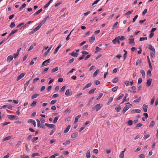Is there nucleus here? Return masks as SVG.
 Masks as SVG:
<instances>
[{"mask_svg": "<svg viewBox=\"0 0 158 158\" xmlns=\"http://www.w3.org/2000/svg\"><path fill=\"white\" fill-rule=\"evenodd\" d=\"M125 39V38L124 36H121V37L120 36H118V37H116L115 38V39L113 40L112 42L113 43H115V40H118V44H120V41L119 40H123Z\"/></svg>", "mask_w": 158, "mask_h": 158, "instance_id": "1", "label": "nucleus"}, {"mask_svg": "<svg viewBox=\"0 0 158 158\" xmlns=\"http://www.w3.org/2000/svg\"><path fill=\"white\" fill-rule=\"evenodd\" d=\"M127 104H128L129 105H127L123 108V112L124 113L126 112V111L129 108L131 107L132 105L131 104H130L129 102H128L126 103Z\"/></svg>", "mask_w": 158, "mask_h": 158, "instance_id": "2", "label": "nucleus"}, {"mask_svg": "<svg viewBox=\"0 0 158 158\" xmlns=\"http://www.w3.org/2000/svg\"><path fill=\"white\" fill-rule=\"evenodd\" d=\"M100 106L101 104L100 103L96 105L95 106L94 110L96 109V111H98L101 108V107L103 106L102 105H101V106Z\"/></svg>", "mask_w": 158, "mask_h": 158, "instance_id": "3", "label": "nucleus"}, {"mask_svg": "<svg viewBox=\"0 0 158 158\" xmlns=\"http://www.w3.org/2000/svg\"><path fill=\"white\" fill-rule=\"evenodd\" d=\"M8 118L10 120L15 119L17 120L19 118L16 116H14L13 115H7Z\"/></svg>", "mask_w": 158, "mask_h": 158, "instance_id": "4", "label": "nucleus"}, {"mask_svg": "<svg viewBox=\"0 0 158 158\" xmlns=\"http://www.w3.org/2000/svg\"><path fill=\"white\" fill-rule=\"evenodd\" d=\"M129 43L131 44L134 43V38L132 36H131L129 38Z\"/></svg>", "mask_w": 158, "mask_h": 158, "instance_id": "5", "label": "nucleus"}, {"mask_svg": "<svg viewBox=\"0 0 158 158\" xmlns=\"http://www.w3.org/2000/svg\"><path fill=\"white\" fill-rule=\"evenodd\" d=\"M25 73H22L19 75L18 76L16 79V80L18 81L21 79L25 75Z\"/></svg>", "mask_w": 158, "mask_h": 158, "instance_id": "6", "label": "nucleus"}, {"mask_svg": "<svg viewBox=\"0 0 158 158\" xmlns=\"http://www.w3.org/2000/svg\"><path fill=\"white\" fill-rule=\"evenodd\" d=\"M50 62V59H48L44 61L43 63L42 66H46L48 65V63Z\"/></svg>", "mask_w": 158, "mask_h": 158, "instance_id": "7", "label": "nucleus"}, {"mask_svg": "<svg viewBox=\"0 0 158 158\" xmlns=\"http://www.w3.org/2000/svg\"><path fill=\"white\" fill-rule=\"evenodd\" d=\"M45 125L47 127L50 128H54L56 127L55 125L54 124H52L47 123H45Z\"/></svg>", "mask_w": 158, "mask_h": 158, "instance_id": "8", "label": "nucleus"}, {"mask_svg": "<svg viewBox=\"0 0 158 158\" xmlns=\"http://www.w3.org/2000/svg\"><path fill=\"white\" fill-rule=\"evenodd\" d=\"M152 82V79L149 78L148 79L146 82V85L147 87H149L151 84Z\"/></svg>", "mask_w": 158, "mask_h": 158, "instance_id": "9", "label": "nucleus"}, {"mask_svg": "<svg viewBox=\"0 0 158 158\" xmlns=\"http://www.w3.org/2000/svg\"><path fill=\"white\" fill-rule=\"evenodd\" d=\"M27 122L28 123H32L34 127L36 126V123L35 120L33 119H29L27 121Z\"/></svg>", "mask_w": 158, "mask_h": 158, "instance_id": "10", "label": "nucleus"}, {"mask_svg": "<svg viewBox=\"0 0 158 158\" xmlns=\"http://www.w3.org/2000/svg\"><path fill=\"white\" fill-rule=\"evenodd\" d=\"M72 94V91H70V89H68L66 90L65 95L66 96L71 95Z\"/></svg>", "mask_w": 158, "mask_h": 158, "instance_id": "11", "label": "nucleus"}, {"mask_svg": "<svg viewBox=\"0 0 158 158\" xmlns=\"http://www.w3.org/2000/svg\"><path fill=\"white\" fill-rule=\"evenodd\" d=\"M141 110L140 109H134L131 110V113L132 114H134L135 113H140Z\"/></svg>", "mask_w": 158, "mask_h": 158, "instance_id": "12", "label": "nucleus"}, {"mask_svg": "<svg viewBox=\"0 0 158 158\" xmlns=\"http://www.w3.org/2000/svg\"><path fill=\"white\" fill-rule=\"evenodd\" d=\"M13 56L10 55L7 57L6 61L7 62L9 63L13 60Z\"/></svg>", "mask_w": 158, "mask_h": 158, "instance_id": "13", "label": "nucleus"}, {"mask_svg": "<svg viewBox=\"0 0 158 158\" xmlns=\"http://www.w3.org/2000/svg\"><path fill=\"white\" fill-rule=\"evenodd\" d=\"M95 38L94 35H93L91 37H90L89 40V42L90 43H93L95 40Z\"/></svg>", "mask_w": 158, "mask_h": 158, "instance_id": "14", "label": "nucleus"}, {"mask_svg": "<svg viewBox=\"0 0 158 158\" xmlns=\"http://www.w3.org/2000/svg\"><path fill=\"white\" fill-rule=\"evenodd\" d=\"M148 106L147 105L144 104L143 106V109L145 112H146L147 111Z\"/></svg>", "mask_w": 158, "mask_h": 158, "instance_id": "15", "label": "nucleus"}, {"mask_svg": "<svg viewBox=\"0 0 158 158\" xmlns=\"http://www.w3.org/2000/svg\"><path fill=\"white\" fill-rule=\"evenodd\" d=\"M70 54L72 56L75 57H77L78 56V54L75 52L73 51Z\"/></svg>", "mask_w": 158, "mask_h": 158, "instance_id": "16", "label": "nucleus"}, {"mask_svg": "<svg viewBox=\"0 0 158 158\" xmlns=\"http://www.w3.org/2000/svg\"><path fill=\"white\" fill-rule=\"evenodd\" d=\"M81 115L79 114L75 117V120L74 122V124H76L78 121V119L81 117Z\"/></svg>", "mask_w": 158, "mask_h": 158, "instance_id": "17", "label": "nucleus"}, {"mask_svg": "<svg viewBox=\"0 0 158 158\" xmlns=\"http://www.w3.org/2000/svg\"><path fill=\"white\" fill-rule=\"evenodd\" d=\"M62 46V45L61 44H60L55 49L54 54L56 53L57 52L59 49V48H60Z\"/></svg>", "mask_w": 158, "mask_h": 158, "instance_id": "18", "label": "nucleus"}, {"mask_svg": "<svg viewBox=\"0 0 158 158\" xmlns=\"http://www.w3.org/2000/svg\"><path fill=\"white\" fill-rule=\"evenodd\" d=\"M52 48V46L50 48H48V50L47 51L44 53V57H46L48 55V54L50 52Z\"/></svg>", "mask_w": 158, "mask_h": 158, "instance_id": "19", "label": "nucleus"}, {"mask_svg": "<svg viewBox=\"0 0 158 158\" xmlns=\"http://www.w3.org/2000/svg\"><path fill=\"white\" fill-rule=\"evenodd\" d=\"M92 83H89L87 84L85 86H84L83 89V90H84L85 89L87 88L88 87H90L92 85Z\"/></svg>", "mask_w": 158, "mask_h": 158, "instance_id": "20", "label": "nucleus"}, {"mask_svg": "<svg viewBox=\"0 0 158 158\" xmlns=\"http://www.w3.org/2000/svg\"><path fill=\"white\" fill-rule=\"evenodd\" d=\"M77 135L78 133L77 132H76L72 134V135H71V138L73 139L75 138L77 136Z\"/></svg>", "mask_w": 158, "mask_h": 158, "instance_id": "21", "label": "nucleus"}, {"mask_svg": "<svg viewBox=\"0 0 158 158\" xmlns=\"http://www.w3.org/2000/svg\"><path fill=\"white\" fill-rule=\"evenodd\" d=\"M71 126L70 125H68L67 127H66L64 131V133H66L68 132L69 129L70 128Z\"/></svg>", "mask_w": 158, "mask_h": 158, "instance_id": "22", "label": "nucleus"}, {"mask_svg": "<svg viewBox=\"0 0 158 158\" xmlns=\"http://www.w3.org/2000/svg\"><path fill=\"white\" fill-rule=\"evenodd\" d=\"M126 149V148H125L124 150L123 151H122L120 153L119 155V157L121 158H123L124 156V152L125 151Z\"/></svg>", "mask_w": 158, "mask_h": 158, "instance_id": "23", "label": "nucleus"}, {"mask_svg": "<svg viewBox=\"0 0 158 158\" xmlns=\"http://www.w3.org/2000/svg\"><path fill=\"white\" fill-rule=\"evenodd\" d=\"M96 88H94L93 89H91L89 92H88L89 94H92L96 90Z\"/></svg>", "mask_w": 158, "mask_h": 158, "instance_id": "24", "label": "nucleus"}, {"mask_svg": "<svg viewBox=\"0 0 158 158\" xmlns=\"http://www.w3.org/2000/svg\"><path fill=\"white\" fill-rule=\"evenodd\" d=\"M99 72V70H96V71L94 73L93 77H95L98 74Z\"/></svg>", "mask_w": 158, "mask_h": 158, "instance_id": "25", "label": "nucleus"}, {"mask_svg": "<svg viewBox=\"0 0 158 158\" xmlns=\"http://www.w3.org/2000/svg\"><path fill=\"white\" fill-rule=\"evenodd\" d=\"M59 117H60V116H56L54 118L53 120V123H56V122H57V121L58 119L59 118Z\"/></svg>", "mask_w": 158, "mask_h": 158, "instance_id": "26", "label": "nucleus"}, {"mask_svg": "<svg viewBox=\"0 0 158 158\" xmlns=\"http://www.w3.org/2000/svg\"><path fill=\"white\" fill-rule=\"evenodd\" d=\"M11 136H9L7 137H5L2 140V141L4 142L5 141L8 140L11 138Z\"/></svg>", "mask_w": 158, "mask_h": 158, "instance_id": "27", "label": "nucleus"}, {"mask_svg": "<svg viewBox=\"0 0 158 158\" xmlns=\"http://www.w3.org/2000/svg\"><path fill=\"white\" fill-rule=\"evenodd\" d=\"M40 94H34L31 96V98L33 99L36 98L37 96H39Z\"/></svg>", "mask_w": 158, "mask_h": 158, "instance_id": "28", "label": "nucleus"}, {"mask_svg": "<svg viewBox=\"0 0 158 158\" xmlns=\"http://www.w3.org/2000/svg\"><path fill=\"white\" fill-rule=\"evenodd\" d=\"M90 151L88 150L87 151L86 156L87 158H89L90 157Z\"/></svg>", "mask_w": 158, "mask_h": 158, "instance_id": "29", "label": "nucleus"}, {"mask_svg": "<svg viewBox=\"0 0 158 158\" xmlns=\"http://www.w3.org/2000/svg\"><path fill=\"white\" fill-rule=\"evenodd\" d=\"M37 59V57H35L34 58L33 60L31 61V62L29 64L31 65H32L34 63V61H35Z\"/></svg>", "mask_w": 158, "mask_h": 158, "instance_id": "30", "label": "nucleus"}, {"mask_svg": "<svg viewBox=\"0 0 158 158\" xmlns=\"http://www.w3.org/2000/svg\"><path fill=\"white\" fill-rule=\"evenodd\" d=\"M148 48L149 50H151V51H155V49L152 48V45H151V44H149V45L148 47Z\"/></svg>", "mask_w": 158, "mask_h": 158, "instance_id": "31", "label": "nucleus"}, {"mask_svg": "<svg viewBox=\"0 0 158 158\" xmlns=\"http://www.w3.org/2000/svg\"><path fill=\"white\" fill-rule=\"evenodd\" d=\"M36 103L37 102L36 101H34L31 104L30 106L32 107H34L36 106Z\"/></svg>", "mask_w": 158, "mask_h": 158, "instance_id": "32", "label": "nucleus"}, {"mask_svg": "<svg viewBox=\"0 0 158 158\" xmlns=\"http://www.w3.org/2000/svg\"><path fill=\"white\" fill-rule=\"evenodd\" d=\"M133 121L132 120H130L127 122V124L128 125L131 126L133 124Z\"/></svg>", "mask_w": 158, "mask_h": 158, "instance_id": "33", "label": "nucleus"}, {"mask_svg": "<svg viewBox=\"0 0 158 158\" xmlns=\"http://www.w3.org/2000/svg\"><path fill=\"white\" fill-rule=\"evenodd\" d=\"M123 96H124V94H122L120 96L117 98L116 99V100L117 101H118L119 100L121 99Z\"/></svg>", "mask_w": 158, "mask_h": 158, "instance_id": "34", "label": "nucleus"}, {"mask_svg": "<svg viewBox=\"0 0 158 158\" xmlns=\"http://www.w3.org/2000/svg\"><path fill=\"white\" fill-rule=\"evenodd\" d=\"M118 24V22H116L113 25L112 29H114L116 28L117 27Z\"/></svg>", "mask_w": 158, "mask_h": 158, "instance_id": "35", "label": "nucleus"}, {"mask_svg": "<svg viewBox=\"0 0 158 158\" xmlns=\"http://www.w3.org/2000/svg\"><path fill=\"white\" fill-rule=\"evenodd\" d=\"M140 73L142 74L143 77V78H144L145 77V73L144 71L143 70H141L140 71Z\"/></svg>", "mask_w": 158, "mask_h": 158, "instance_id": "36", "label": "nucleus"}, {"mask_svg": "<svg viewBox=\"0 0 158 158\" xmlns=\"http://www.w3.org/2000/svg\"><path fill=\"white\" fill-rule=\"evenodd\" d=\"M113 100V98L112 97H110L109 99V101L107 103L108 105H109L112 101Z\"/></svg>", "mask_w": 158, "mask_h": 158, "instance_id": "37", "label": "nucleus"}, {"mask_svg": "<svg viewBox=\"0 0 158 158\" xmlns=\"http://www.w3.org/2000/svg\"><path fill=\"white\" fill-rule=\"evenodd\" d=\"M42 10V8H41L40 10L35 13L34 15H37L40 13Z\"/></svg>", "mask_w": 158, "mask_h": 158, "instance_id": "38", "label": "nucleus"}, {"mask_svg": "<svg viewBox=\"0 0 158 158\" xmlns=\"http://www.w3.org/2000/svg\"><path fill=\"white\" fill-rule=\"evenodd\" d=\"M26 5L25 3H24V4H23L22 5V6L20 7V8L19 9V11L21 10H22L23 8L24 7H25L26 6Z\"/></svg>", "mask_w": 158, "mask_h": 158, "instance_id": "39", "label": "nucleus"}, {"mask_svg": "<svg viewBox=\"0 0 158 158\" xmlns=\"http://www.w3.org/2000/svg\"><path fill=\"white\" fill-rule=\"evenodd\" d=\"M40 156V155H39V153L36 152V153H33L32 154L31 157H34L35 156Z\"/></svg>", "mask_w": 158, "mask_h": 158, "instance_id": "40", "label": "nucleus"}, {"mask_svg": "<svg viewBox=\"0 0 158 158\" xmlns=\"http://www.w3.org/2000/svg\"><path fill=\"white\" fill-rule=\"evenodd\" d=\"M141 97H139V98L138 99L135 100L133 102L135 103H136L139 102L141 100Z\"/></svg>", "mask_w": 158, "mask_h": 158, "instance_id": "41", "label": "nucleus"}, {"mask_svg": "<svg viewBox=\"0 0 158 158\" xmlns=\"http://www.w3.org/2000/svg\"><path fill=\"white\" fill-rule=\"evenodd\" d=\"M147 75L148 77H150L151 76V71L150 70H148L147 72Z\"/></svg>", "mask_w": 158, "mask_h": 158, "instance_id": "42", "label": "nucleus"}, {"mask_svg": "<svg viewBox=\"0 0 158 158\" xmlns=\"http://www.w3.org/2000/svg\"><path fill=\"white\" fill-rule=\"evenodd\" d=\"M154 124H155L154 121H152L150 122V124L149 125V126L150 127H152L154 125Z\"/></svg>", "mask_w": 158, "mask_h": 158, "instance_id": "43", "label": "nucleus"}, {"mask_svg": "<svg viewBox=\"0 0 158 158\" xmlns=\"http://www.w3.org/2000/svg\"><path fill=\"white\" fill-rule=\"evenodd\" d=\"M20 158H29L28 156L23 155L20 156Z\"/></svg>", "mask_w": 158, "mask_h": 158, "instance_id": "44", "label": "nucleus"}, {"mask_svg": "<svg viewBox=\"0 0 158 158\" xmlns=\"http://www.w3.org/2000/svg\"><path fill=\"white\" fill-rule=\"evenodd\" d=\"M118 81V79L117 77H115L114 78L113 80L112 81L114 83L117 82Z\"/></svg>", "mask_w": 158, "mask_h": 158, "instance_id": "45", "label": "nucleus"}, {"mask_svg": "<svg viewBox=\"0 0 158 158\" xmlns=\"http://www.w3.org/2000/svg\"><path fill=\"white\" fill-rule=\"evenodd\" d=\"M133 11V10H131V11H128L127 12L125 13V15H130Z\"/></svg>", "mask_w": 158, "mask_h": 158, "instance_id": "46", "label": "nucleus"}, {"mask_svg": "<svg viewBox=\"0 0 158 158\" xmlns=\"http://www.w3.org/2000/svg\"><path fill=\"white\" fill-rule=\"evenodd\" d=\"M155 55V51H153V52H151L150 53V55L151 57H153Z\"/></svg>", "mask_w": 158, "mask_h": 158, "instance_id": "47", "label": "nucleus"}, {"mask_svg": "<svg viewBox=\"0 0 158 158\" xmlns=\"http://www.w3.org/2000/svg\"><path fill=\"white\" fill-rule=\"evenodd\" d=\"M115 110L117 111V112H119L121 110V107L120 106H118V107L115 108Z\"/></svg>", "mask_w": 158, "mask_h": 158, "instance_id": "48", "label": "nucleus"}, {"mask_svg": "<svg viewBox=\"0 0 158 158\" xmlns=\"http://www.w3.org/2000/svg\"><path fill=\"white\" fill-rule=\"evenodd\" d=\"M15 26V23L14 22H11L10 25V27L11 28L14 27Z\"/></svg>", "mask_w": 158, "mask_h": 158, "instance_id": "49", "label": "nucleus"}, {"mask_svg": "<svg viewBox=\"0 0 158 158\" xmlns=\"http://www.w3.org/2000/svg\"><path fill=\"white\" fill-rule=\"evenodd\" d=\"M70 143V141L69 140H68L66 141L64 143H63L64 145H66L68 144H69Z\"/></svg>", "mask_w": 158, "mask_h": 158, "instance_id": "50", "label": "nucleus"}, {"mask_svg": "<svg viewBox=\"0 0 158 158\" xmlns=\"http://www.w3.org/2000/svg\"><path fill=\"white\" fill-rule=\"evenodd\" d=\"M82 94V93H79V94H77V95H76L75 96V97L77 98H79L81 96V95Z\"/></svg>", "mask_w": 158, "mask_h": 158, "instance_id": "51", "label": "nucleus"}, {"mask_svg": "<svg viewBox=\"0 0 158 158\" xmlns=\"http://www.w3.org/2000/svg\"><path fill=\"white\" fill-rule=\"evenodd\" d=\"M135 125V127H140L143 126V124L141 123H139L136 124Z\"/></svg>", "mask_w": 158, "mask_h": 158, "instance_id": "52", "label": "nucleus"}, {"mask_svg": "<svg viewBox=\"0 0 158 158\" xmlns=\"http://www.w3.org/2000/svg\"><path fill=\"white\" fill-rule=\"evenodd\" d=\"M38 139V137H35L33 138L32 139V142L33 143L35 141H36Z\"/></svg>", "mask_w": 158, "mask_h": 158, "instance_id": "53", "label": "nucleus"}, {"mask_svg": "<svg viewBox=\"0 0 158 158\" xmlns=\"http://www.w3.org/2000/svg\"><path fill=\"white\" fill-rule=\"evenodd\" d=\"M46 21V20L44 19L42 21H41L40 22V24H41V25H42L44 24L45 23Z\"/></svg>", "mask_w": 158, "mask_h": 158, "instance_id": "54", "label": "nucleus"}, {"mask_svg": "<svg viewBox=\"0 0 158 158\" xmlns=\"http://www.w3.org/2000/svg\"><path fill=\"white\" fill-rule=\"evenodd\" d=\"M31 80H30L29 81H27L25 84H24V86H25V89H26V87H27L28 84H29V82Z\"/></svg>", "mask_w": 158, "mask_h": 158, "instance_id": "55", "label": "nucleus"}, {"mask_svg": "<svg viewBox=\"0 0 158 158\" xmlns=\"http://www.w3.org/2000/svg\"><path fill=\"white\" fill-rule=\"evenodd\" d=\"M118 87V86H115L112 89V91L113 92H115L117 91Z\"/></svg>", "mask_w": 158, "mask_h": 158, "instance_id": "56", "label": "nucleus"}, {"mask_svg": "<svg viewBox=\"0 0 158 158\" xmlns=\"http://www.w3.org/2000/svg\"><path fill=\"white\" fill-rule=\"evenodd\" d=\"M102 95H103V94L102 93H100L99 94V96H98V97L96 99L97 100H99V99H100L101 98V97L102 96Z\"/></svg>", "mask_w": 158, "mask_h": 158, "instance_id": "57", "label": "nucleus"}, {"mask_svg": "<svg viewBox=\"0 0 158 158\" xmlns=\"http://www.w3.org/2000/svg\"><path fill=\"white\" fill-rule=\"evenodd\" d=\"M123 51L124 52H125V54H124L123 56V57L125 59L126 57V56L127 54V52L125 50H124Z\"/></svg>", "mask_w": 158, "mask_h": 158, "instance_id": "58", "label": "nucleus"}, {"mask_svg": "<svg viewBox=\"0 0 158 158\" xmlns=\"http://www.w3.org/2000/svg\"><path fill=\"white\" fill-rule=\"evenodd\" d=\"M131 88H132V89L133 90V92L134 93H136V91H135L136 89V87L135 86H133L132 87H131Z\"/></svg>", "mask_w": 158, "mask_h": 158, "instance_id": "59", "label": "nucleus"}, {"mask_svg": "<svg viewBox=\"0 0 158 158\" xmlns=\"http://www.w3.org/2000/svg\"><path fill=\"white\" fill-rule=\"evenodd\" d=\"M138 15H137L135 16V17L133 19V21H132L133 23H134L135 21L138 18Z\"/></svg>", "mask_w": 158, "mask_h": 158, "instance_id": "60", "label": "nucleus"}, {"mask_svg": "<svg viewBox=\"0 0 158 158\" xmlns=\"http://www.w3.org/2000/svg\"><path fill=\"white\" fill-rule=\"evenodd\" d=\"M141 60H138L136 63V65H137L139 64H140L141 63Z\"/></svg>", "mask_w": 158, "mask_h": 158, "instance_id": "61", "label": "nucleus"}, {"mask_svg": "<svg viewBox=\"0 0 158 158\" xmlns=\"http://www.w3.org/2000/svg\"><path fill=\"white\" fill-rule=\"evenodd\" d=\"M142 80L141 78H139L138 80V84H139L142 82Z\"/></svg>", "mask_w": 158, "mask_h": 158, "instance_id": "62", "label": "nucleus"}, {"mask_svg": "<svg viewBox=\"0 0 158 158\" xmlns=\"http://www.w3.org/2000/svg\"><path fill=\"white\" fill-rule=\"evenodd\" d=\"M57 102V100H52L50 102L51 104H54L55 103Z\"/></svg>", "mask_w": 158, "mask_h": 158, "instance_id": "63", "label": "nucleus"}, {"mask_svg": "<svg viewBox=\"0 0 158 158\" xmlns=\"http://www.w3.org/2000/svg\"><path fill=\"white\" fill-rule=\"evenodd\" d=\"M158 104V98H157L156 100L155 103V106H156Z\"/></svg>", "mask_w": 158, "mask_h": 158, "instance_id": "64", "label": "nucleus"}]
</instances>
